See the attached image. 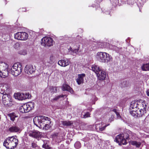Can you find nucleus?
<instances>
[{"mask_svg":"<svg viewBox=\"0 0 149 149\" xmlns=\"http://www.w3.org/2000/svg\"><path fill=\"white\" fill-rule=\"evenodd\" d=\"M61 123L64 125L68 126L71 125L72 122V121H62Z\"/></svg>","mask_w":149,"mask_h":149,"instance_id":"obj_32","label":"nucleus"},{"mask_svg":"<svg viewBox=\"0 0 149 149\" xmlns=\"http://www.w3.org/2000/svg\"><path fill=\"white\" fill-rule=\"evenodd\" d=\"M140 0L141 1H142V0Z\"/></svg>","mask_w":149,"mask_h":149,"instance_id":"obj_51","label":"nucleus"},{"mask_svg":"<svg viewBox=\"0 0 149 149\" xmlns=\"http://www.w3.org/2000/svg\"><path fill=\"white\" fill-rule=\"evenodd\" d=\"M66 97L65 95H61L56 96L54 98H53V101H57L61 97Z\"/></svg>","mask_w":149,"mask_h":149,"instance_id":"obj_34","label":"nucleus"},{"mask_svg":"<svg viewBox=\"0 0 149 149\" xmlns=\"http://www.w3.org/2000/svg\"><path fill=\"white\" fill-rule=\"evenodd\" d=\"M8 116L10 117V120L13 121L15 120V118L17 117V116L14 113H10L8 114Z\"/></svg>","mask_w":149,"mask_h":149,"instance_id":"obj_29","label":"nucleus"},{"mask_svg":"<svg viewBox=\"0 0 149 149\" xmlns=\"http://www.w3.org/2000/svg\"><path fill=\"white\" fill-rule=\"evenodd\" d=\"M109 124H106L103 122H102L98 124H97L95 125V129L98 132L102 131L104 130L106 127L109 125Z\"/></svg>","mask_w":149,"mask_h":149,"instance_id":"obj_13","label":"nucleus"},{"mask_svg":"<svg viewBox=\"0 0 149 149\" xmlns=\"http://www.w3.org/2000/svg\"><path fill=\"white\" fill-rule=\"evenodd\" d=\"M29 135L32 137L36 139H39L42 137V133L37 131H30Z\"/></svg>","mask_w":149,"mask_h":149,"instance_id":"obj_14","label":"nucleus"},{"mask_svg":"<svg viewBox=\"0 0 149 149\" xmlns=\"http://www.w3.org/2000/svg\"><path fill=\"white\" fill-rule=\"evenodd\" d=\"M130 143L133 146H135L136 147L139 148L140 147L141 143L135 141H132L130 142Z\"/></svg>","mask_w":149,"mask_h":149,"instance_id":"obj_30","label":"nucleus"},{"mask_svg":"<svg viewBox=\"0 0 149 149\" xmlns=\"http://www.w3.org/2000/svg\"><path fill=\"white\" fill-rule=\"evenodd\" d=\"M50 91L52 93H56L57 91V88L56 87H51L50 89Z\"/></svg>","mask_w":149,"mask_h":149,"instance_id":"obj_35","label":"nucleus"},{"mask_svg":"<svg viewBox=\"0 0 149 149\" xmlns=\"http://www.w3.org/2000/svg\"><path fill=\"white\" fill-rule=\"evenodd\" d=\"M141 68L143 70H149V63L143 64Z\"/></svg>","mask_w":149,"mask_h":149,"instance_id":"obj_31","label":"nucleus"},{"mask_svg":"<svg viewBox=\"0 0 149 149\" xmlns=\"http://www.w3.org/2000/svg\"><path fill=\"white\" fill-rule=\"evenodd\" d=\"M36 144L35 143H32V147L33 148H35L36 146Z\"/></svg>","mask_w":149,"mask_h":149,"instance_id":"obj_44","label":"nucleus"},{"mask_svg":"<svg viewBox=\"0 0 149 149\" xmlns=\"http://www.w3.org/2000/svg\"><path fill=\"white\" fill-rule=\"evenodd\" d=\"M109 48L111 49L116 51V52H117V49H118V47L112 45H111L109 46Z\"/></svg>","mask_w":149,"mask_h":149,"instance_id":"obj_39","label":"nucleus"},{"mask_svg":"<svg viewBox=\"0 0 149 149\" xmlns=\"http://www.w3.org/2000/svg\"><path fill=\"white\" fill-rule=\"evenodd\" d=\"M112 111L114 112L115 113L117 112V109H113L112 110Z\"/></svg>","mask_w":149,"mask_h":149,"instance_id":"obj_49","label":"nucleus"},{"mask_svg":"<svg viewBox=\"0 0 149 149\" xmlns=\"http://www.w3.org/2000/svg\"><path fill=\"white\" fill-rule=\"evenodd\" d=\"M2 102L6 106L10 107L13 104L11 97L10 95L6 93L3 95Z\"/></svg>","mask_w":149,"mask_h":149,"instance_id":"obj_7","label":"nucleus"},{"mask_svg":"<svg viewBox=\"0 0 149 149\" xmlns=\"http://www.w3.org/2000/svg\"><path fill=\"white\" fill-rule=\"evenodd\" d=\"M53 40L50 37H45L41 40L42 45L45 47H49L53 45Z\"/></svg>","mask_w":149,"mask_h":149,"instance_id":"obj_9","label":"nucleus"},{"mask_svg":"<svg viewBox=\"0 0 149 149\" xmlns=\"http://www.w3.org/2000/svg\"><path fill=\"white\" fill-rule=\"evenodd\" d=\"M70 63L69 59H66L64 60H61L58 62V64L62 67H65L68 65Z\"/></svg>","mask_w":149,"mask_h":149,"instance_id":"obj_19","label":"nucleus"},{"mask_svg":"<svg viewBox=\"0 0 149 149\" xmlns=\"http://www.w3.org/2000/svg\"><path fill=\"white\" fill-rule=\"evenodd\" d=\"M22 69L20 64L15 63L11 68V74L15 76H17L22 72Z\"/></svg>","mask_w":149,"mask_h":149,"instance_id":"obj_5","label":"nucleus"},{"mask_svg":"<svg viewBox=\"0 0 149 149\" xmlns=\"http://www.w3.org/2000/svg\"><path fill=\"white\" fill-rule=\"evenodd\" d=\"M140 102L138 101H132L130 104V109H137Z\"/></svg>","mask_w":149,"mask_h":149,"instance_id":"obj_20","label":"nucleus"},{"mask_svg":"<svg viewBox=\"0 0 149 149\" xmlns=\"http://www.w3.org/2000/svg\"><path fill=\"white\" fill-rule=\"evenodd\" d=\"M9 130L12 132H19L20 131V128L16 126H13L10 127L9 129Z\"/></svg>","mask_w":149,"mask_h":149,"instance_id":"obj_25","label":"nucleus"},{"mask_svg":"<svg viewBox=\"0 0 149 149\" xmlns=\"http://www.w3.org/2000/svg\"><path fill=\"white\" fill-rule=\"evenodd\" d=\"M97 75L98 79L103 80L106 77L107 73L105 71L101 70L99 72Z\"/></svg>","mask_w":149,"mask_h":149,"instance_id":"obj_15","label":"nucleus"},{"mask_svg":"<svg viewBox=\"0 0 149 149\" xmlns=\"http://www.w3.org/2000/svg\"><path fill=\"white\" fill-rule=\"evenodd\" d=\"M15 99H18L19 100H22L27 98H28L29 96V93L25 94L21 93H17L15 94L14 95Z\"/></svg>","mask_w":149,"mask_h":149,"instance_id":"obj_12","label":"nucleus"},{"mask_svg":"<svg viewBox=\"0 0 149 149\" xmlns=\"http://www.w3.org/2000/svg\"><path fill=\"white\" fill-rule=\"evenodd\" d=\"M18 54L22 55H25L27 54V51L25 49H22L19 51Z\"/></svg>","mask_w":149,"mask_h":149,"instance_id":"obj_36","label":"nucleus"},{"mask_svg":"<svg viewBox=\"0 0 149 149\" xmlns=\"http://www.w3.org/2000/svg\"><path fill=\"white\" fill-rule=\"evenodd\" d=\"M8 66L7 64L4 62H1L0 65V68L3 75V77H5L8 75Z\"/></svg>","mask_w":149,"mask_h":149,"instance_id":"obj_10","label":"nucleus"},{"mask_svg":"<svg viewBox=\"0 0 149 149\" xmlns=\"http://www.w3.org/2000/svg\"><path fill=\"white\" fill-rule=\"evenodd\" d=\"M72 44H73V45H73V46H74L75 45V47L76 48H77V45L78 44L79 45V44H78V43H77L76 44L75 43H73Z\"/></svg>","mask_w":149,"mask_h":149,"instance_id":"obj_48","label":"nucleus"},{"mask_svg":"<svg viewBox=\"0 0 149 149\" xmlns=\"http://www.w3.org/2000/svg\"><path fill=\"white\" fill-rule=\"evenodd\" d=\"M146 93L147 94V95L149 96V89H148L146 91Z\"/></svg>","mask_w":149,"mask_h":149,"instance_id":"obj_46","label":"nucleus"},{"mask_svg":"<svg viewBox=\"0 0 149 149\" xmlns=\"http://www.w3.org/2000/svg\"><path fill=\"white\" fill-rule=\"evenodd\" d=\"M137 109L139 111L141 112V113L143 115L146 111L147 105L145 102H140Z\"/></svg>","mask_w":149,"mask_h":149,"instance_id":"obj_11","label":"nucleus"},{"mask_svg":"<svg viewBox=\"0 0 149 149\" xmlns=\"http://www.w3.org/2000/svg\"><path fill=\"white\" fill-rule=\"evenodd\" d=\"M58 148L60 149H63L64 148V145L63 144H61L60 147H58Z\"/></svg>","mask_w":149,"mask_h":149,"instance_id":"obj_45","label":"nucleus"},{"mask_svg":"<svg viewBox=\"0 0 149 149\" xmlns=\"http://www.w3.org/2000/svg\"><path fill=\"white\" fill-rule=\"evenodd\" d=\"M33 121L34 124L37 126L46 130L51 127L53 125L50 118L44 116L35 117Z\"/></svg>","mask_w":149,"mask_h":149,"instance_id":"obj_1","label":"nucleus"},{"mask_svg":"<svg viewBox=\"0 0 149 149\" xmlns=\"http://www.w3.org/2000/svg\"><path fill=\"white\" fill-rule=\"evenodd\" d=\"M1 36L2 37H3V35L2 33L0 32V37Z\"/></svg>","mask_w":149,"mask_h":149,"instance_id":"obj_50","label":"nucleus"},{"mask_svg":"<svg viewBox=\"0 0 149 149\" xmlns=\"http://www.w3.org/2000/svg\"><path fill=\"white\" fill-rule=\"evenodd\" d=\"M129 136V135L126 133L120 134L116 136L114 141L119 144L121 143L123 145H125L127 143L126 139H128Z\"/></svg>","mask_w":149,"mask_h":149,"instance_id":"obj_4","label":"nucleus"},{"mask_svg":"<svg viewBox=\"0 0 149 149\" xmlns=\"http://www.w3.org/2000/svg\"><path fill=\"white\" fill-rule=\"evenodd\" d=\"M115 113L116 114V115L117 116L118 118H119L120 117V114L118 112H117Z\"/></svg>","mask_w":149,"mask_h":149,"instance_id":"obj_47","label":"nucleus"},{"mask_svg":"<svg viewBox=\"0 0 149 149\" xmlns=\"http://www.w3.org/2000/svg\"><path fill=\"white\" fill-rule=\"evenodd\" d=\"M26 9L25 8H22L19 9V11L20 12H25L26 11Z\"/></svg>","mask_w":149,"mask_h":149,"instance_id":"obj_43","label":"nucleus"},{"mask_svg":"<svg viewBox=\"0 0 149 149\" xmlns=\"http://www.w3.org/2000/svg\"><path fill=\"white\" fill-rule=\"evenodd\" d=\"M130 114L134 117H141L142 116V114L141 113V112L139 111L137 109H130Z\"/></svg>","mask_w":149,"mask_h":149,"instance_id":"obj_16","label":"nucleus"},{"mask_svg":"<svg viewBox=\"0 0 149 149\" xmlns=\"http://www.w3.org/2000/svg\"><path fill=\"white\" fill-rule=\"evenodd\" d=\"M113 120V116H111V117L109 118V122H111Z\"/></svg>","mask_w":149,"mask_h":149,"instance_id":"obj_42","label":"nucleus"},{"mask_svg":"<svg viewBox=\"0 0 149 149\" xmlns=\"http://www.w3.org/2000/svg\"><path fill=\"white\" fill-rule=\"evenodd\" d=\"M62 90L63 91H66L72 93L73 91L72 88L68 85L66 84H63L62 87Z\"/></svg>","mask_w":149,"mask_h":149,"instance_id":"obj_23","label":"nucleus"},{"mask_svg":"<svg viewBox=\"0 0 149 149\" xmlns=\"http://www.w3.org/2000/svg\"><path fill=\"white\" fill-rule=\"evenodd\" d=\"M75 147L77 149H79L81 147V143L79 141L76 142L74 144Z\"/></svg>","mask_w":149,"mask_h":149,"instance_id":"obj_37","label":"nucleus"},{"mask_svg":"<svg viewBox=\"0 0 149 149\" xmlns=\"http://www.w3.org/2000/svg\"><path fill=\"white\" fill-rule=\"evenodd\" d=\"M34 104L33 102L24 104L20 107L19 111L22 113L28 112L34 108Z\"/></svg>","mask_w":149,"mask_h":149,"instance_id":"obj_6","label":"nucleus"},{"mask_svg":"<svg viewBox=\"0 0 149 149\" xmlns=\"http://www.w3.org/2000/svg\"><path fill=\"white\" fill-rule=\"evenodd\" d=\"M90 69L92 70L93 71L95 72V73L97 74L101 70L100 68L97 65H94L91 66Z\"/></svg>","mask_w":149,"mask_h":149,"instance_id":"obj_27","label":"nucleus"},{"mask_svg":"<svg viewBox=\"0 0 149 149\" xmlns=\"http://www.w3.org/2000/svg\"><path fill=\"white\" fill-rule=\"evenodd\" d=\"M97 60L100 62L107 63L112 60V56L108 53L104 52H98L96 55Z\"/></svg>","mask_w":149,"mask_h":149,"instance_id":"obj_2","label":"nucleus"},{"mask_svg":"<svg viewBox=\"0 0 149 149\" xmlns=\"http://www.w3.org/2000/svg\"><path fill=\"white\" fill-rule=\"evenodd\" d=\"M35 69L33 68V66L26 65L25 68V72L29 74H31L35 71Z\"/></svg>","mask_w":149,"mask_h":149,"instance_id":"obj_17","label":"nucleus"},{"mask_svg":"<svg viewBox=\"0 0 149 149\" xmlns=\"http://www.w3.org/2000/svg\"><path fill=\"white\" fill-rule=\"evenodd\" d=\"M20 47V44L18 43H16L15 45H14V47L16 49H17L19 48Z\"/></svg>","mask_w":149,"mask_h":149,"instance_id":"obj_40","label":"nucleus"},{"mask_svg":"<svg viewBox=\"0 0 149 149\" xmlns=\"http://www.w3.org/2000/svg\"><path fill=\"white\" fill-rule=\"evenodd\" d=\"M140 102L138 101H132L130 104V109H137Z\"/></svg>","mask_w":149,"mask_h":149,"instance_id":"obj_21","label":"nucleus"},{"mask_svg":"<svg viewBox=\"0 0 149 149\" xmlns=\"http://www.w3.org/2000/svg\"><path fill=\"white\" fill-rule=\"evenodd\" d=\"M80 45L78 44L77 45V48H76L75 45L73 46V47H70L69 48V50L72 51L74 53L78 54L79 53V48Z\"/></svg>","mask_w":149,"mask_h":149,"instance_id":"obj_22","label":"nucleus"},{"mask_svg":"<svg viewBox=\"0 0 149 149\" xmlns=\"http://www.w3.org/2000/svg\"><path fill=\"white\" fill-rule=\"evenodd\" d=\"M85 76V74H78V78L76 79V82L78 85H80L84 83V79Z\"/></svg>","mask_w":149,"mask_h":149,"instance_id":"obj_18","label":"nucleus"},{"mask_svg":"<svg viewBox=\"0 0 149 149\" xmlns=\"http://www.w3.org/2000/svg\"><path fill=\"white\" fill-rule=\"evenodd\" d=\"M143 5V3L141 4L140 2L139 3H137V5H138V7L139 8V10L140 11H141V10H140L141 8L142 7Z\"/></svg>","mask_w":149,"mask_h":149,"instance_id":"obj_41","label":"nucleus"},{"mask_svg":"<svg viewBox=\"0 0 149 149\" xmlns=\"http://www.w3.org/2000/svg\"><path fill=\"white\" fill-rule=\"evenodd\" d=\"M18 144V140L15 136L9 137L4 141L3 145L8 149H12Z\"/></svg>","mask_w":149,"mask_h":149,"instance_id":"obj_3","label":"nucleus"},{"mask_svg":"<svg viewBox=\"0 0 149 149\" xmlns=\"http://www.w3.org/2000/svg\"><path fill=\"white\" fill-rule=\"evenodd\" d=\"M7 88L8 86L6 84H5L4 85L0 84V93L3 95L5 94V93H6L5 91L7 90Z\"/></svg>","mask_w":149,"mask_h":149,"instance_id":"obj_24","label":"nucleus"},{"mask_svg":"<svg viewBox=\"0 0 149 149\" xmlns=\"http://www.w3.org/2000/svg\"><path fill=\"white\" fill-rule=\"evenodd\" d=\"M90 115V114L89 112H85L84 111H83L81 113V117L82 118H86L89 117Z\"/></svg>","mask_w":149,"mask_h":149,"instance_id":"obj_28","label":"nucleus"},{"mask_svg":"<svg viewBox=\"0 0 149 149\" xmlns=\"http://www.w3.org/2000/svg\"><path fill=\"white\" fill-rule=\"evenodd\" d=\"M105 44V43L101 42H98L97 44V47L98 48H103L104 47V45Z\"/></svg>","mask_w":149,"mask_h":149,"instance_id":"obj_33","label":"nucleus"},{"mask_svg":"<svg viewBox=\"0 0 149 149\" xmlns=\"http://www.w3.org/2000/svg\"><path fill=\"white\" fill-rule=\"evenodd\" d=\"M29 35L25 32H18L14 35L15 39L22 40H26L28 38Z\"/></svg>","mask_w":149,"mask_h":149,"instance_id":"obj_8","label":"nucleus"},{"mask_svg":"<svg viewBox=\"0 0 149 149\" xmlns=\"http://www.w3.org/2000/svg\"><path fill=\"white\" fill-rule=\"evenodd\" d=\"M53 141H54L56 143H58L61 141V137L59 135L57 134H55L53 136Z\"/></svg>","mask_w":149,"mask_h":149,"instance_id":"obj_26","label":"nucleus"},{"mask_svg":"<svg viewBox=\"0 0 149 149\" xmlns=\"http://www.w3.org/2000/svg\"><path fill=\"white\" fill-rule=\"evenodd\" d=\"M44 144L42 145V147L46 149H49L50 147L48 144V143L44 141Z\"/></svg>","mask_w":149,"mask_h":149,"instance_id":"obj_38","label":"nucleus"}]
</instances>
